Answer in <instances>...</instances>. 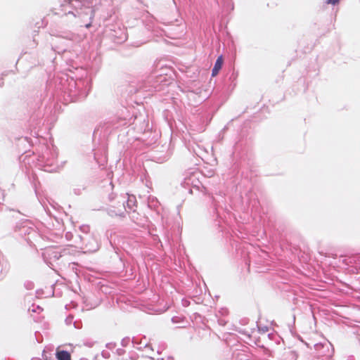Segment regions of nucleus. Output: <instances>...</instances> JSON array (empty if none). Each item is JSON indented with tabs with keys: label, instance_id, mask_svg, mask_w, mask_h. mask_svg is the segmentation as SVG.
<instances>
[{
	"label": "nucleus",
	"instance_id": "4",
	"mask_svg": "<svg viewBox=\"0 0 360 360\" xmlns=\"http://www.w3.org/2000/svg\"><path fill=\"white\" fill-rule=\"evenodd\" d=\"M91 27V24H90V23H89V24H87V25H86V27H87V28H89V27Z\"/></svg>",
	"mask_w": 360,
	"mask_h": 360
},
{
	"label": "nucleus",
	"instance_id": "3",
	"mask_svg": "<svg viewBox=\"0 0 360 360\" xmlns=\"http://www.w3.org/2000/svg\"><path fill=\"white\" fill-rule=\"evenodd\" d=\"M340 0H327L326 3L328 4H333V5H335L336 4H338Z\"/></svg>",
	"mask_w": 360,
	"mask_h": 360
},
{
	"label": "nucleus",
	"instance_id": "2",
	"mask_svg": "<svg viewBox=\"0 0 360 360\" xmlns=\"http://www.w3.org/2000/svg\"><path fill=\"white\" fill-rule=\"evenodd\" d=\"M56 356L58 360H71L70 354L65 350H57Z\"/></svg>",
	"mask_w": 360,
	"mask_h": 360
},
{
	"label": "nucleus",
	"instance_id": "1",
	"mask_svg": "<svg viewBox=\"0 0 360 360\" xmlns=\"http://www.w3.org/2000/svg\"><path fill=\"white\" fill-rule=\"evenodd\" d=\"M224 63V58H223V56H219L216 62H215V64L214 65V68L212 69V77H216L219 70L221 69V67H222V65Z\"/></svg>",
	"mask_w": 360,
	"mask_h": 360
}]
</instances>
